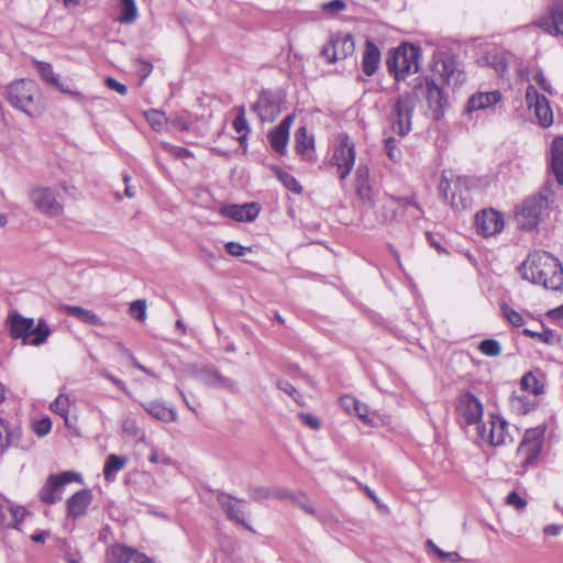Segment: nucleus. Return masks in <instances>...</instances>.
<instances>
[{
    "label": "nucleus",
    "instance_id": "nucleus-35",
    "mask_svg": "<svg viewBox=\"0 0 563 563\" xmlns=\"http://www.w3.org/2000/svg\"><path fill=\"white\" fill-rule=\"evenodd\" d=\"M15 432L11 430L9 423L0 418V455H2L12 444Z\"/></svg>",
    "mask_w": 563,
    "mask_h": 563
},
{
    "label": "nucleus",
    "instance_id": "nucleus-15",
    "mask_svg": "<svg viewBox=\"0 0 563 563\" xmlns=\"http://www.w3.org/2000/svg\"><path fill=\"white\" fill-rule=\"evenodd\" d=\"M477 232L484 236H492L503 231L505 227L504 216L495 210H483L475 218Z\"/></svg>",
    "mask_w": 563,
    "mask_h": 563
},
{
    "label": "nucleus",
    "instance_id": "nucleus-36",
    "mask_svg": "<svg viewBox=\"0 0 563 563\" xmlns=\"http://www.w3.org/2000/svg\"><path fill=\"white\" fill-rule=\"evenodd\" d=\"M70 400L65 394H59L56 399L51 404L49 408L53 412L65 419V423L68 424V412H69Z\"/></svg>",
    "mask_w": 563,
    "mask_h": 563
},
{
    "label": "nucleus",
    "instance_id": "nucleus-46",
    "mask_svg": "<svg viewBox=\"0 0 563 563\" xmlns=\"http://www.w3.org/2000/svg\"><path fill=\"white\" fill-rule=\"evenodd\" d=\"M162 147L164 148V151L172 154L176 158H185V157H190L192 155L189 150H187L185 147H180V146H175L167 142H163Z\"/></svg>",
    "mask_w": 563,
    "mask_h": 563
},
{
    "label": "nucleus",
    "instance_id": "nucleus-27",
    "mask_svg": "<svg viewBox=\"0 0 563 563\" xmlns=\"http://www.w3.org/2000/svg\"><path fill=\"white\" fill-rule=\"evenodd\" d=\"M142 408L154 419L162 422H173L177 419L176 412L164 406L161 401L141 402Z\"/></svg>",
    "mask_w": 563,
    "mask_h": 563
},
{
    "label": "nucleus",
    "instance_id": "nucleus-4",
    "mask_svg": "<svg viewBox=\"0 0 563 563\" xmlns=\"http://www.w3.org/2000/svg\"><path fill=\"white\" fill-rule=\"evenodd\" d=\"M7 101L31 118L44 112V102L37 85L33 80L20 79L11 82L5 90Z\"/></svg>",
    "mask_w": 563,
    "mask_h": 563
},
{
    "label": "nucleus",
    "instance_id": "nucleus-40",
    "mask_svg": "<svg viewBox=\"0 0 563 563\" xmlns=\"http://www.w3.org/2000/svg\"><path fill=\"white\" fill-rule=\"evenodd\" d=\"M73 481H80V475L75 472L66 471L57 474V479L53 481L56 484V495H59V500L64 492V486Z\"/></svg>",
    "mask_w": 563,
    "mask_h": 563
},
{
    "label": "nucleus",
    "instance_id": "nucleus-1",
    "mask_svg": "<svg viewBox=\"0 0 563 563\" xmlns=\"http://www.w3.org/2000/svg\"><path fill=\"white\" fill-rule=\"evenodd\" d=\"M466 80L465 73L460 69L457 62L448 53H438L433 56L432 77L426 79L424 90L429 108L434 112L435 119H439L448 104V97L444 86L452 89L459 88Z\"/></svg>",
    "mask_w": 563,
    "mask_h": 563
},
{
    "label": "nucleus",
    "instance_id": "nucleus-6",
    "mask_svg": "<svg viewBox=\"0 0 563 563\" xmlns=\"http://www.w3.org/2000/svg\"><path fill=\"white\" fill-rule=\"evenodd\" d=\"M549 188H543L539 195L527 198L516 209V221L526 231L536 229L549 206Z\"/></svg>",
    "mask_w": 563,
    "mask_h": 563
},
{
    "label": "nucleus",
    "instance_id": "nucleus-42",
    "mask_svg": "<svg viewBox=\"0 0 563 563\" xmlns=\"http://www.w3.org/2000/svg\"><path fill=\"white\" fill-rule=\"evenodd\" d=\"M478 350L486 356H498L501 353L500 344L497 340L487 339L479 343Z\"/></svg>",
    "mask_w": 563,
    "mask_h": 563
},
{
    "label": "nucleus",
    "instance_id": "nucleus-50",
    "mask_svg": "<svg viewBox=\"0 0 563 563\" xmlns=\"http://www.w3.org/2000/svg\"><path fill=\"white\" fill-rule=\"evenodd\" d=\"M507 505L514 507L515 509L521 511L526 508L527 501L523 499L517 492H511L508 494L506 499Z\"/></svg>",
    "mask_w": 563,
    "mask_h": 563
},
{
    "label": "nucleus",
    "instance_id": "nucleus-16",
    "mask_svg": "<svg viewBox=\"0 0 563 563\" xmlns=\"http://www.w3.org/2000/svg\"><path fill=\"white\" fill-rule=\"evenodd\" d=\"M456 411L465 424L477 423L483 416L482 402L472 394L465 393L461 396Z\"/></svg>",
    "mask_w": 563,
    "mask_h": 563
},
{
    "label": "nucleus",
    "instance_id": "nucleus-54",
    "mask_svg": "<svg viewBox=\"0 0 563 563\" xmlns=\"http://www.w3.org/2000/svg\"><path fill=\"white\" fill-rule=\"evenodd\" d=\"M439 194L441 196V198L450 203V205H453L454 203V198L453 197H449V189H450V181L449 179L445 177V175H442L441 177V180L439 183Z\"/></svg>",
    "mask_w": 563,
    "mask_h": 563
},
{
    "label": "nucleus",
    "instance_id": "nucleus-52",
    "mask_svg": "<svg viewBox=\"0 0 563 563\" xmlns=\"http://www.w3.org/2000/svg\"><path fill=\"white\" fill-rule=\"evenodd\" d=\"M353 412L366 424L372 426L373 419L369 417V409L367 405L358 401L357 406L353 409Z\"/></svg>",
    "mask_w": 563,
    "mask_h": 563
},
{
    "label": "nucleus",
    "instance_id": "nucleus-14",
    "mask_svg": "<svg viewBox=\"0 0 563 563\" xmlns=\"http://www.w3.org/2000/svg\"><path fill=\"white\" fill-rule=\"evenodd\" d=\"M526 102L529 109H532L538 122L543 128H549L553 123V112L549 100L540 95L534 86L529 85L526 90Z\"/></svg>",
    "mask_w": 563,
    "mask_h": 563
},
{
    "label": "nucleus",
    "instance_id": "nucleus-26",
    "mask_svg": "<svg viewBox=\"0 0 563 563\" xmlns=\"http://www.w3.org/2000/svg\"><path fill=\"white\" fill-rule=\"evenodd\" d=\"M60 310L79 320L82 323L90 325H103V321L92 310L85 309L78 306L63 305Z\"/></svg>",
    "mask_w": 563,
    "mask_h": 563
},
{
    "label": "nucleus",
    "instance_id": "nucleus-13",
    "mask_svg": "<svg viewBox=\"0 0 563 563\" xmlns=\"http://www.w3.org/2000/svg\"><path fill=\"white\" fill-rule=\"evenodd\" d=\"M282 97L272 90H262L251 109L262 122H273L282 111Z\"/></svg>",
    "mask_w": 563,
    "mask_h": 563
},
{
    "label": "nucleus",
    "instance_id": "nucleus-48",
    "mask_svg": "<svg viewBox=\"0 0 563 563\" xmlns=\"http://www.w3.org/2000/svg\"><path fill=\"white\" fill-rule=\"evenodd\" d=\"M522 333L528 338L538 339L539 341L545 342V343H552L553 339H554V333L551 331L541 333V332L532 331L530 329H523Z\"/></svg>",
    "mask_w": 563,
    "mask_h": 563
},
{
    "label": "nucleus",
    "instance_id": "nucleus-56",
    "mask_svg": "<svg viewBox=\"0 0 563 563\" xmlns=\"http://www.w3.org/2000/svg\"><path fill=\"white\" fill-rule=\"evenodd\" d=\"M225 251L232 256H243L249 249L244 247L238 242H228L224 245Z\"/></svg>",
    "mask_w": 563,
    "mask_h": 563
},
{
    "label": "nucleus",
    "instance_id": "nucleus-25",
    "mask_svg": "<svg viewBox=\"0 0 563 563\" xmlns=\"http://www.w3.org/2000/svg\"><path fill=\"white\" fill-rule=\"evenodd\" d=\"M551 168L556 181L563 185V136L555 137L552 141Z\"/></svg>",
    "mask_w": 563,
    "mask_h": 563
},
{
    "label": "nucleus",
    "instance_id": "nucleus-2",
    "mask_svg": "<svg viewBox=\"0 0 563 563\" xmlns=\"http://www.w3.org/2000/svg\"><path fill=\"white\" fill-rule=\"evenodd\" d=\"M521 277L547 289L559 290L563 286L561 262L545 251L530 253L519 266Z\"/></svg>",
    "mask_w": 563,
    "mask_h": 563
},
{
    "label": "nucleus",
    "instance_id": "nucleus-49",
    "mask_svg": "<svg viewBox=\"0 0 563 563\" xmlns=\"http://www.w3.org/2000/svg\"><path fill=\"white\" fill-rule=\"evenodd\" d=\"M277 387L284 393L288 394L297 404L302 405L300 401V394L289 382L278 380Z\"/></svg>",
    "mask_w": 563,
    "mask_h": 563
},
{
    "label": "nucleus",
    "instance_id": "nucleus-39",
    "mask_svg": "<svg viewBox=\"0 0 563 563\" xmlns=\"http://www.w3.org/2000/svg\"><path fill=\"white\" fill-rule=\"evenodd\" d=\"M275 174L288 190L292 191L294 194H300L302 191L301 185L291 174L280 168L276 169Z\"/></svg>",
    "mask_w": 563,
    "mask_h": 563
},
{
    "label": "nucleus",
    "instance_id": "nucleus-7",
    "mask_svg": "<svg viewBox=\"0 0 563 563\" xmlns=\"http://www.w3.org/2000/svg\"><path fill=\"white\" fill-rule=\"evenodd\" d=\"M419 57V47L404 44L389 53L386 60L387 69L396 80L404 79L407 75L418 71Z\"/></svg>",
    "mask_w": 563,
    "mask_h": 563
},
{
    "label": "nucleus",
    "instance_id": "nucleus-19",
    "mask_svg": "<svg viewBox=\"0 0 563 563\" xmlns=\"http://www.w3.org/2000/svg\"><path fill=\"white\" fill-rule=\"evenodd\" d=\"M233 499L234 498L231 495L223 492H220L217 495V500L222 510L225 512L227 518L252 530V528L245 522V510L242 507L236 506L233 503Z\"/></svg>",
    "mask_w": 563,
    "mask_h": 563
},
{
    "label": "nucleus",
    "instance_id": "nucleus-22",
    "mask_svg": "<svg viewBox=\"0 0 563 563\" xmlns=\"http://www.w3.org/2000/svg\"><path fill=\"white\" fill-rule=\"evenodd\" d=\"M330 38L334 47L332 59H345L354 53L355 43L351 34H336L332 35Z\"/></svg>",
    "mask_w": 563,
    "mask_h": 563
},
{
    "label": "nucleus",
    "instance_id": "nucleus-28",
    "mask_svg": "<svg viewBox=\"0 0 563 563\" xmlns=\"http://www.w3.org/2000/svg\"><path fill=\"white\" fill-rule=\"evenodd\" d=\"M136 550L122 544H112L107 549V563H130L136 554Z\"/></svg>",
    "mask_w": 563,
    "mask_h": 563
},
{
    "label": "nucleus",
    "instance_id": "nucleus-62",
    "mask_svg": "<svg viewBox=\"0 0 563 563\" xmlns=\"http://www.w3.org/2000/svg\"><path fill=\"white\" fill-rule=\"evenodd\" d=\"M341 406L347 411L353 412L355 406H357L358 400L352 396H344L340 399Z\"/></svg>",
    "mask_w": 563,
    "mask_h": 563
},
{
    "label": "nucleus",
    "instance_id": "nucleus-20",
    "mask_svg": "<svg viewBox=\"0 0 563 563\" xmlns=\"http://www.w3.org/2000/svg\"><path fill=\"white\" fill-rule=\"evenodd\" d=\"M92 500V494L90 489H81L75 493L67 500V516L77 519L86 515V511Z\"/></svg>",
    "mask_w": 563,
    "mask_h": 563
},
{
    "label": "nucleus",
    "instance_id": "nucleus-18",
    "mask_svg": "<svg viewBox=\"0 0 563 563\" xmlns=\"http://www.w3.org/2000/svg\"><path fill=\"white\" fill-rule=\"evenodd\" d=\"M261 211L256 202H249L244 205H224L220 208V213L223 217L244 222L253 221L257 218Z\"/></svg>",
    "mask_w": 563,
    "mask_h": 563
},
{
    "label": "nucleus",
    "instance_id": "nucleus-60",
    "mask_svg": "<svg viewBox=\"0 0 563 563\" xmlns=\"http://www.w3.org/2000/svg\"><path fill=\"white\" fill-rule=\"evenodd\" d=\"M10 511H11V515L13 517V523H12V527L13 528H18L19 527V523L23 520V518L25 517L26 515V510L23 508V507H11L10 508Z\"/></svg>",
    "mask_w": 563,
    "mask_h": 563
},
{
    "label": "nucleus",
    "instance_id": "nucleus-23",
    "mask_svg": "<svg viewBox=\"0 0 563 563\" xmlns=\"http://www.w3.org/2000/svg\"><path fill=\"white\" fill-rule=\"evenodd\" d=\"M380 52L371 40H366L365 51L362 58V68L366 76H373L378 69Z\"/></svg>",
    "mask_w": 563,
    "mask_h": 563
},
{
    "label": "nucleus",
    "instance_id": "nucleus-51",
    "mask_svg": "<svg viewBox=\"0 0 563 563\" xmlns=\"http://www.w3.org/2000/svg\"><path fill=\"white\" fill-rule=\"evenodd\" d=\"M533 80L538 84V86L542 90L552 95V92H553L552 86H551L550 81L547 79V77L541 68L537 69L536 73L533 74Z\"/></svg>",
    "mask_w": 563,
    "mask_h": 563
},
{
    "label": "nucleus",
    "instance_id": "nucleus-64",
    "mask_svg": "<svg viewBox=\"0 0 563 563\" xmlns=\"http://www.w3.org/2000/svg\"><path fill=\"white\" fill-rule=\"evenodd\" d=\"M325 11L340 12L345 9V3L342 0H332L323 4Z\"/></svg>",
    "mask_w": 563,
    "mask_h": 563
},
{
    "label": "nucleus",
    "instance_id": "nucleus-30",
    "mask_svg": "<svg viewBox=\"0 0 563 563\" xmlns=\"http://www.w3.org/2000/svg\"><path fill=\"white\" fill-rule=\"evenodd\" d=\"M57 479V474H51L38 493V498L46 505H53L59 501V495H56V484L53 482Z\"/></svg>",
    "mask_w": 563,
    "mask_h": 563
},
{
    "label": "nucleus",
    "instance_id": "nucleus-11",
    "mask_svg": "<svg viewBox=\"0 0 563 563\" xmlns=\"http://www.w3.org/2000/svg\"><path fill=\"white\" fill-rule=\"evenodd\" d=\"M544 430L542 428L528 429L518 449V454L522 456V466L530 467L536 464L543 445Z\"/></svg>",
    "mask_w": 563,
    "mask_h": 563
},
{
    "label": "nucleus",
    "instance_id": "nucleus-31",
    "mask_svg": "<svg viewBox=\"0 0 563 563\" xmlns=\"http://www.w3.org/2000/svg\"><path fill=\"white\" fill-rule=\"evenodd\" d=\"M296 151L300 155H308L314 147L313 135H308L307 129L301 126L296 132Z\"/></svg>",
    "mask_w": 563,
    "mask_h": 563
},
{
    "label": "nucleus",
    "instance_id": "nucleus-53",
    "mask_svg": "<svg viewBox=\"0 0 563 563\" xmlns=\"http://www.w3.org/2000/svg\"><path fill=\"white\" fill-rule=\"evenodd\" d=\"M122 431L130 437H136L140 433V428L133 418H125L122 421Z\"/></svg>",
    "mask_w": 563,
    "mask_h": 563
},
{
    "label": "nucleus",
    "instance_id": "nucleus-12",
    "mask_svg": "<svg viewBox=\"0 0 563 563\" xmlns=\"http://www.w3.org/2000/svg\"><path fill=\"white\" fill-rule=\"evenodd\" d=\"M195 379L210 388L224 389L236 393V383L230 377L223 376L214 366L205 365L192 371Z\"/></svg>",
    "mask_w": 563,
    "mask_h": 563
},
{
    "label": "nucleus",
    "instance_id": "nucleus-29",
    "mask_svg": "<svg viewBox=\"0 0 563 563\" xmlns=\"http://www.w3.org/2000/svg\"><path fill=\"white\" fill-rule=\"evenodd\" d=\"M129 459L126 456L109 454L107 456L103 467L104 479L107 482L114 481L117 473L120 472L126 465Z\"/></svg>",
    "mask_w": 563,
    "mask_h": 563
},
{
    "label": "nucleus",
    "instance_id": "nucleus-41",
    "mask_svg": "<svg viewBox=\"0 0 563 563\" xmlns=\"http://www.w3.org/2000/svg\"><path fill=\"white\" fill-rule=\"evenodd\" d=\"M503 317L514 327L519 328L522 327L525 323L523 317L521 313L516 311L514 308L508 306L507 303H503L500 306Z\"/></svg>",
    "mask_w": 563,
    "mask_h": 563
},
{
    "label": "nucleus",
    "instance_id": "nucleus-43",
    "mask_svg": "<svg viewBox=\"0 0 563 563\" xmlns=\"http://www.w3.org/2000/svg\"><path fill=\"white\" fill-rule=\"evenodd\" d=\"M385 152L390 161L395 163L401 161L402 154L400 148L397 146L395 137L390 136L385 140Z\"/></svg>",
    "mask_w": 563,
    "mask_h": 563
},
{
    "label": "nucleus",
    "instance_id": "nucleus-8",
    "mask_svg": "<svg viewBox=\"0 0 563 563\" xmlns=\"http://www.w3.org/2000/svg\"><path fill=\"white\" fill-rule=\"evenodd\" d=\"M29 198L34 209L45 217L56 218L64 212L63 196L57 189L35 187L30 190Z\"/></svg>",
    "mask_w": 563,
    "mask_h": 563
},
{
    "label": "nucleus",
    "instance_id": "nucleus-9",
    "mask_svg": "<svg viewBox=\"0 0 563 563\" xmlns=\"http://www.w3.org/2000/svg\"><path fill=\"white\" fill-rule=\"evenodd\" d=\"M479 438L493 446L511 443L514 437L509 431V423L499 415H489L486 423L478 427Z\"/></svg>",
    "mask_w": 563,
    "mask_h": 563
},
{
    "label": "nucleus",
    "instance_id": "nucleus-32",
    "mask_svg": "<svg viewBox=\"0 0 563 563\" xmlns=\"http://www.w3.org/2000/svg\"><path fill=\"white\" fill-rule=\"evenodd\" d=\"M288 139H289V133L284 130H280L277 126L275 129H273L268 134V140H269V144H271L272 148L279 154L285 153L287 143H288Z\"/></svg>",
    "mask_w": 563,
    "mask_h": 563
},
{
    "label": "nucleus",
    "instance_id": "nucleus-57",
    "mask_svg": "<svg viewBox=\"0 0 563 563\" xmlns=\"http://www.w3.org/2000/svg\"><path fill=\"white\" fill-rule=\"evenodd\" d=\"M250 496L255 501H261L272 497V493L267 487H255L251 489Z\"/></svg>",
    "mask_w": 563,
    "mask_h": 563
},
{
    "label": "nucleus",
    "instance_id": "nucleus-24",
    "mask_svg": "<svg viewBox=\"0 0 563 563\" xmlns=\"http://www.w3.org/2000/svg\"><path fill=\"white\" fill-rule=\"evenodd\" d=\"M34 65H35V67H36L37 71H38L41 78L45 82L54 86L56 89H58L59 91H62L64 93H67V95H78L77 92L70 90L69 88H66L59 81V76L54 73L53 66L49 63L34 60Z\"/></svg>",
    "mask_w": 563,
    "mask_h": 563
},
{
    "label": "nucleus",
    "instance_id": "nucleus-47",
    "mask_svg": "<svg viewBox=\"0 0 563 563\" xmlns=\"http://www.w3.org/2000/svg\"><path fill=\"white\" fill-rule=\"evenodd\" d=\"M233 126H234V130L238 133L249 132L250 131L247 121L245 119L244 107H240L239 108V113H238V115L235 117V119L233 121Z\"/></svg>",
    "mask_w": 563,
    "mask_h": 563
},
{
    "label": "nucleus",
    "instance_id": "nucleus-10",
    "mask_svg": "<svg viewBox=\"0 0 563 563\" xmlns=\"http://www.w3.org/2000/svg\"><path fill=\"white\" fill-rule=\"evenodd\" d=\"M355 144L346 133L338 136V145L334 148L331 163L336 167L339 177L344 180L355 165Z\"/></svg>",
    "mask_w": 563,
    "mask_h": 563
},
{
    "label": "nucleus",
    "instance_id": "nucleus-61",
    "mask_svg": "<svg viewBox=\"0 0 563 563\" xmlns=\"http://www.w3.org/2000/svg\"><path fill=\"white\" fill-rule=\"evenodd\" d=\"M437 556L443 561H450L451 563H459L463 560L457 552H444L443 550H438Z\"/></svg>",
    "mask_w": 563,
    "mask_h": 563
},
{
    "label": "nucleus",
    "instance_id": "nucleus-34",
    "mask_svg": "<svg viewBox=\"0 0 563 563\" xmlns=\"http://www.w3.org/2000/svg\"><path fill=\"white\" fill-rule=\"evenodd\" d=\"M121 5V14L118 20L121 23L129 24L136 20L137 9L134 0H119Z\"/></svg>",
    "mask_w": 563,
    "mask_h": 563
},
{
    "label": "nucleus",
    "instance_id": "nucleus-37",
    "mask_svg": "<svg viewBox=\"0 0 563 563\" xmlns=\"http://www.w3.org/2000/svg\"><path fill=\"white\" fill-rule=\"evenodd\" d=\"M144 117L152 129L156 132H161L165 124L168 122V119L165 117L163 111L151 109L144 113Z\"/></svg>",
    "mask_w": 563,
    "mask_h": 563
},
{
    "label": "nucleus",
    "instance_id": "nucleus-59",
    "mask_svg": "<svg viewBox=\"0 0 563 563\" xmlns=\"http://www.w3.org/2000/svg\"><path fill=\"white\" fill-rule=\"evenodd\" d=\"M298 417L306 426L310 427L311 429L317 430L320 428V420L317 417L305 412L298 413Z\"/></svg>",
    "mask_w": 563,
    "mask_h": 563
},
{
    "label": "nucleus",
    "instance_id": "nucleus-63",
    "mask_svg": "<svg viewBox=\"0 0 563 563\" xmlns=\"http://www.w3.org/2000/svg\"><path fill=\"white\" fill-rule=\"evenodd\" d=\"M170 124L181 131H188L189 130V123L181 117V115H174L170 119H168Z\"/></svg>",
    "mask_w": 563,
    "mask_h": 563
},
{
    "label": "nucleus",
    "instance_id": "nucleus-55",
    "mask_svg": "<svg viewBox=\"0 0 563 563\" xmlns=\"http://www.w3.org/2000/svg\"><path fill=\"white\" fill-rule=\"evenodd\" d=\"M52 429V422L48 418L37 420L33 424V430L38 437L46 435Z\"/></svg>",
    "mask_w": 563,
    "mask_h": 563
},
{
    "label": "nucleus",
    "instance_id": "nucleus-33",
    "mask_svg": "<svg viewBox=\"0 0 563 563\" xmlns=\"http://www.w3.org/2000/svg\"><path fill=\"white\" fill-rule=\"evenodd\" d=\"M521 388L534 396L544 393V385L531 372L526 373L520 380Z\"/></svg>",
    "mask_w": 563,
    "mask_h": 563
},
{
    "label": "nucleus",
    "instance_id": "nucleus-21",
    "mask_svg": "<svg viewBox=\"0 0 563 563\" xmlns=\"http://www.w3.org/2000/svg\"><path fill=\"white\" fill-rule=\"evenodd\" d=\"M501 100V93L498 90L488 92H477L470 97L466 109L468 112L487 109Z\"/></svg>",
    "mask_w": 563,
    "mask_h": 563
},
{
    "label": "nucleus",
    "instance_id": "nucleus-17",
    "mask_svg": "<svg viewBox=\"0 0 563 563\" xmlns=\"http://www.w3.org/2000/svg\"><path fill=\"white\" fill-rule=\"evenodd\" d=\"M536 24L549 34L563 36V3H552L549 7V14L540 18Z\"/></svg>",
    "mask_w": 563,
    "mask_h": 563
},
{
    "label": "nucleus",
    "instance_id": "nucleus-5",
    "mask_svg": "<svg viewBox=\"0 0 563 563\" xmlns=\"http://www.w3.org/2000/svg\"><path fill=\"white\" fill-rule=\"evenodd\" d=\"M418 88H422L421 82L416 85L411 91L400 95L391 106L390 128L399 136H406L412 130L413 112L420 100Z\"/></svg>",
    "mask_w": 563,
    "mask_h": 563
},
{
    "label": "nucleus",
    "instance_id": "nucleus-44",
    "mask_svg": "<svg viewBox=\"0 0 563 563\" xmlns=\"http://www.w3.org/2000/svg\"><path fill=\"white\" fill-rule=\"evenodd\" d=\"M369 177V169L366 165L360 164L355 172V180L358 195L363 196V190L366 187Z\"/></svg>",
    "mask_w": 563,
    "mask_h": 563
},
{
    "label": "nucleus",
    "instance_id": "nucleus-58",
    "mask_svg": "<svg viewBox=\"0 0 563 563\" xmlns=\"http://www.w3.org/2000/svg\"><path fill=\"white\" fill-rule=\"evenodd\" d=\"M106 85L109 89L117 91L121 96H124L128 92L126 86L119 82L117 79H114L112 77L106 78Z\"/></svg>",
    "mask_w": 563,
    "mask_h": 563
},
{
    "label": "nucleus",
    "instance_id": "nucleus-3",
    "mask_svg": "<svg viewBox=\"0 0 563 563\" xmlns=\"http://www.w3.org/2000/svg\"><path fill=\"white\" fill-rule=\"evenodd\" d=\"M7 325L10 336L13 340H21L24 345L41 346L52 334L45 319L40 318L35 323L33 318L23 317L18 311L9 312Z\"/></svg>",
    "mask_w": 563,
    "mask_h": 563
},
{
    "label": "nucleus",
    "instance_id": "nucleus-38",
    "mask_svg": "<svg viewBox=\"0 0 563 563\" xmlns=\"http://www.w3.org/2000/svg\"><path fill=\"white\" fill-rule=\"evenodd\" d=\"M280 498H289L292 500L295 505H297L299 508H301L305 512L309 515H314L316 510L312 506V504L309 501L306 494L298 492V493H286L280 496Z\"/></svg>",
    "mask_w": 563,
    "mask_h": 563
},
{
    "label": "nucleus",
    "instance_id": "nucleus-45",
    "mask_svg": "<svg viewBox=\"0 0 563 563\" xmlns=\"http://www.w3.org/2000/svg\"><path fill=\"white\" fill-rule=\"evenodd\" d=\"M130 314L139 321H144L146 318V301L137 299L130 305Z\"/></svg>",
    "mask_w": 563,
    "mask_h": 563
}]
</instances>
